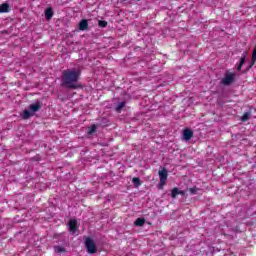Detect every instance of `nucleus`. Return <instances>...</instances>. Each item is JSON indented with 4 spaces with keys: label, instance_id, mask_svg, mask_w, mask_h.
I'll return each instance as SVG.
<instances>
[{
    "label": "nucleus",
    "instance_id": "nucleus-1",
    "mask_svg": "<svg viewBox=\"0 0 256 256\" xmlns=\"http://www.w3.org/2000/svg\"><path fill=\"white\" fill-rule=\"evenodd\" d=\"M81 77V70L67 69L62 72V87L67 89H79L77 81Z\"/></svg>",
    "mask_w": 256,
    "mask_h": 256
},
{
    "label": "nucleus",
    "instance_id": "nucleus-2",
    "mask_svg": "<svg viewBox=\"0 0 256 256\" xmlns=\"http://www.w3.org/2000/svg\"><path fill=\"white\" fill-rule=\"evenodd\" d=\"M235 77H236L235 73H231V72L227 71L224 75V78L221 81L222 85L229 86V85L235 83Z\"/></svg>",
    "mask_w": 256,
    "mask_h": 256
},
{
    "label": "nucleus",
    "instance_id": "nucleus-3",
    "mask_svg": "<svg viewBox=\"0 0 256 256\" xmlns=\"http://www.w3.org/2000/svg\"><path fill=\"white\" fill-rule=\"evenodd\" d=\"M85 248L87 249V252L91 255L97 253V245L95 244V241L91 238H87L85 240Z\"/></svg>",
    "mask_w": 256,
    "mask_h": 256
},
{
    "label": "nucleus",
    "instance_id": "nucleus-4",
    "mask_svg": "<svg viewBox=\"0 0 256 256\" xmlns=\"http://www.w3.org/2000/svg\"><path fill=\"white\" fill-rule=\"evenodd\" d=\"M41 107H43V102H36L34 104H30L29 109L32 113H37V111H40Z\"/></svg>",
    "mask_w": 256,
    "mask_h": 256
},
{
    "label": "nucleus",
    "instance_id": "nucleus-5",
    "mask_svg": "<svg viewBox=\"0 0 256 256\" xmlns=\"http://www.w3.org/2000/svg\"><path fill=\"white\" fill-rule=\"evenodd\" d=\"M89 29V22L87 19H83L79 22V30L80 31H87Z\"/></svg>",
    "mask_w": 256,
    "mask_h": 256
},
{
    "label": "nucleus",
    "instance_id": "nucleus-6",
    "mask_svg": "<svg viewBox=\"0 0 256 256\" xmlns=\"http://www.w3.org/2000/svg\"><path fill=\"white\" fill-rule=\"evenodd\" d=\"M183 137H184L185 141H191V138L193 137V130L184 129Z\"/></svg>",
    "mask_w": 256,
    "mask_h": 256
},
{
    "label": "nucleus",
    "instance_id": "nucleus-7",
    "mask_svg": "<svg viewBox=\"0 0 256 256\" xmlns=\"http://www.w3.org/2000/svg\"><path fill=\"white\" fill-rule=\"evenodd\" d=\"M177 195H185V191L179 190V188L175 187L171 191V197L172 199H176Z\"/></svg>",
    "mask_w": 256,
    "mask_h": 256
},
{
    "label": "nucleus",
    "instance_id": "nucleus-8",
    "mask_svg": "<svg viewBox=\"0 0 256 256\" xmlns=\"http://www.w3.org/2000/svg\"><path fill=\"white\" fill-rule=\"evenodd\" d=\"M68 226H69V231L71 233H75V231H77V220L72 219L68 222Z\"/></svg>",
    "mask_w": 256,
    "mask_h": 256
},
{
    "label": "nucleus",
    "instance_id": "nucleus-9",
    "mask_svg": "<svg viewBox=\"0 0 256 256\" xmlns=\"http://www.w3.org/2000/svg\"><path fill=\"white\" fill-rule=\"evenodd\" d=\"M35 114L30 110H24L23 114H22V119L27 120V119H31V117H34Z\"/></svg>",
    "mask_w": 256,
    "mask_h": 256
},
{
    "label": "nucleus",
    "instance_id": "nucleus-10",
    "mask_svg": "<svg viewBox=\"0 0 256 256\" xmlns=\"http://www.w3.org/2000/svg\"><path fill=\"white\" fill-rule=\"evenodd\" d=\"M45 18L47 21H51V19H53V8L49 7L45 10Z\"/></svg>",
    "mask_w": 256,
    "mask_h": 256
},
{
    "label": "nucleus",
    "instance_id": "nucleus-11",
    "mask_svg": "<svg viewBox=\"0 0 256 256\" xmlns=\"http://www.w3.org/2000/svg\"><path fill=\"white\" fill-rule=\"evenodd\" d=\"M158 175L160 177V180H167V177L169 176V174L167 173V169L163 168L162 170H160L158 172Z\"/></svg>",
    "mask_w": 256,
    "mask_h": 256
},
{
    "label": "nucleus",
    "instance_id": "nucleus-12",
    "mask_svg": "<svg viewBox=\"0 0 256 256\" xmlns=\"http://www.w3.org/2000/svg\"><path fill=\"white\" fill-rule=\"evenodd\" d=\"M9 11H11V8L7 3L0 5V13H9Z\"/></svg>",
    "mask_w": 256,
    "mask_h": 256
},
{
    "label": "nucleus",
    "instance_id": "nucleus-13",
    "mask_svg": "<svg viewBox=\"0 0 256 256\" xmlns=\"http://www.w3.org/2000/svg\"><path fill=\"white\" fill-rule=\"evenodd\" d=\"M136 227H143L145 225V218H137L134 222Z\"/></svg>",
    "mask_w": 256,
    "mask_h": 256
},
{
    "label": "nucleus",
    "instance_id": "nucleus-14",
    "mask_svg": "<svg viewBox=\"0 0 256 256\" xmlns=\"http://www.w3.org/2000/svg\"><path fill=\"white\" fill-rule=\"evenodd\" d=\"M255 63H256V46L254 47V50L252 52V60L249 65V69H251V67H253V65H255Z\"/></svg>",
    "mask_w": 256,
    "mask_h": 256
},
{
    "label": "nucleus",
    "instance_id": "nucleus-15",
    "mask_svg": "<svg viewBox=\"0 0 256 256\" xmlns=\"http://www.w3.org/2000/svg\"><path fill=\"white\" fill-rule=\"evenodd\" d=\"M245 54H243L242 56H241V58H240V62H239V64H238V66H237V70L238 71H241V69L243 68V65H245Z\"/></svg>",
    "mask_w": 256,
    "mask_h": 256
},
{
    "label": "nucleus",
    "instance_id": "nucleus-16",
    "mask_svg": "<svg viewBox=\"0 0 256 256\" xmlns=\"http://www.w3.org/2000/svg\"><path fill=\"white\" fill-rule=\"evenodd\" d=\"M251 117V113L249 112H245L242 117H241V121L242 123H245L246 121H249V118Z\"/></svg>",
    "mask_w": 256,
    "mask_h": 256
},
{
    "label": "nucleus",
    "instance_id": "nucleus-17",
    "mask_svg": "<svg viewBox=\"0 0 256 256\" xmlns=\"http://www.w3.org/2000/svg\"><path fill=\"white\" fill-rule=\"evenodd\" d=\"M97 131V125L93 124L91 127L88 128V135H93Z\"/></svg>",
    "mask_w": 256,
    "mask_h": 256
},
{
    "label": "nucleus",
    "instance_id": "nucleus-18",
    "mask_svg": "<svg viewBox=\"0 0 256 256\" xmlns=\"http://www.w3.org/2000/svg\"><path fill=\"white\" fill-rule=\"evenodd\" d=\"M132 183H134V185H136V187L141 186V179L139 177H134L132 179Z\"/></svg>",
    "mask_w": 256,
    "mask_h": 256
},
{
    "label": "nucleus",
    "instance_id": "nucleus-19",
    "mask_svg": "<svg viewBox=\"0 0 256 256\" xmlns=\"http://www.w3.org/2000/svg\"><path fill=\"white\" fill-rule=\"evenodd\" d=\"M54 251L55 253H65L66 250L62 246H55Z\"/></svg>",
    "mask_w": 256,
    "mask_h": 256
},
{
    "label": "nucleus",
    "instance_id": "nucleus-20",
    "mask_svg": "<svg viewBox=\"0 0 256 256\" xmlns=\"http://www.w3.org/2000/svg\"><path fill=\"white\" fill-rule=\"evenodd\" d=\"M123 107H125V102H120V103H118V105H117V107H116V111H117L118 113H120V112H121V109H123Z\"/></svg>",
    "mask_w": 256,
    "mask_h": 256
},
{
    "label": "nucleus",
    "instance_id": "nucleus-21",
    "mask_svg": "<svg viewBox=\"0 0 256 256\" xmlns=\"http://www.w3.org/2000/svg\"><path fill=\"white\" fill-rule=\"evenodd\" d=\"M98 25H99V27L105 28V27H107V21H105V20H100V21L98 22Z\"/></svg>",
    "mask_w": 256,
    "mask_h": 256
},
{
    "label": "nucleus",
    "instance_id": "nucleus-22",
    "mask_svg": "<svg viewBox=\"0 0 256 256\" xmlns=\"http://www.w3.org/2000/svg\"><path fill=\"white\" fill-rule=\"evenodd\" d=\"M189 192L192 194V195H195L197 193V188L194 187V188H190L189 189Z\"/></svg>",
    "mask_w": 256,
    "mask_h": 256
},
{
    "label": "nucleus",
    "instance_id": "nucleus-23",
    "mask_svg": "<svg viewBox=\"0 0 256 256\" xmlns=\"http://www.w3.org/2000/svg\"><path fill=\"white\" fill-rule=\"evenodd\" d=\"M167 183V180H160V189Z\"/></svg>",
    "mask_w": 256,
    "mask_h": 256
}]
</instances>
